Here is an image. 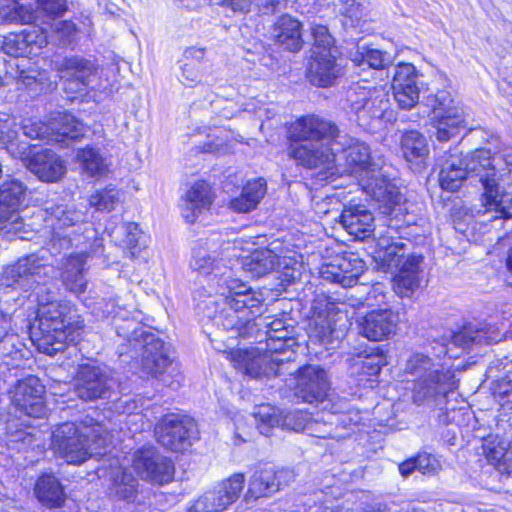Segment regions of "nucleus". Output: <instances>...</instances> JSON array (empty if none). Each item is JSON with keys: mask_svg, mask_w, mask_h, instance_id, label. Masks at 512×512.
<instances>
[{"mask_svg": "<svg viewBox=\"0 0 512 512\" xmlns=\"http://www.w3.org/2000/svg\"><path fill=\"white\" fill-rule=\"evenodd\" d=\"M470 178H478L483 187V202L495 201L502 172H510L512 159L501 153L492 154L489 149L475 150L463 159Z\"/></svg>", "mask_w": 512, "mask_h": 512, "instance_id": "12", "label": "nucleus"}, {"mask_svg": "<svg viewBox=\"0 0 512 512\" xmlns=\"http://www.w3.org/2000/svg\"><path fill=\"white\" fill-rule=\"evenodd\" d=\"M54 274L52 265L32 254L6 268L1 277L2 285L32 290L28 297L34 298L38 308L30 337L39 352L51 356L75 342L84 328V320L74 305L53 299L49 284Z\"/></svg>", "mask_w": 512, "mask_h": 512, "instance_id": "2", "label": "nucleus"}, {"mask_svg": "<svg viewBox=\"0 0 512 512\" xmlns=\"http://www.w3.org/2000/svg\"><path fill=\"white\" fill-rule=\"evenodd\" d=\"M256 241L236 239L234 241L217 242L206 240L193 249L191 268L203 276L223 279L235 266L241 263L242 268L254 273L256 270Z\"/></svg>", "mask_w": 512, "mask_h": 512, "instance_id": "3", "label": "nucleus"}, {"mask_svg": "<svg viewBox=\"0 0 512 512\" xmlns=\"http://www.w3.org/2000/svg\"><path fill=\"white\" fill-rule=\"evenodd\" d=\"M138 480L126 467H118L112 471L108 494L116 500L134 502L138 495Z\"/></svg>", "mask_w": 512, "mask_h": 512, "instance_id": "39", "label": "nucleus"}, {"mask_svg": "<svg viewBox=\"0 0 512 512\" xmlns=\"http://www.w3.org/2000/svg\"><path fill=\"white\" fill-rule=\"evenodd\" d=\"M132 467L142 479L163 485L174 476V465L154 447H144L134 452Z\"/></svg>", "mask_w": 512, "mask_h": 512, "instance_id": "20", "label": "nucleus"}, {"mask_svg": "<svg viewBox=\"0 0 512 512\" xmlns=\"http://www.w3.org/2000/svg\"><path fill=\"white\" fill-rule=\"evenodd\" d=\"M225 286L220 292L221 302L226 306L221 310H215L213 315H208L217 325L223 326L224 329H232L236 326L237 320L243 316L239 314L245 313V309H251L255 306V293L251 287L238 279H233L226 275L222 279Z\"/></svg>", "mask_w": 512, "mask_h": 512, "instance_id": "15", "label": "nucleus"}, {"mask_svg": "<svg viewBox=\"0 0 512 512\" xmlns=\"http://www.w3.org/2000/svg\"><path fill=\"white\" fill-rule=\"evenodd\" d=\"M34 492L39 502L48 508H59L65 504L64 487L53 474H42L36 481Z\"/></svg>", "mask_w": 512, "mask_h": 512, "instance_id": "38", "label": "nucleus"}, {"mask_svg": "<svg viewBox=\"0 0 512 512\" xmlns=\"http://www.w3.org/2000/svg\"><path fill=\"white\" fill-rule=\"evenodd\" d=\"M22 130L24 135L31 139H41L51 142V121L45 124L37 119H25L22 123Z\"/></svg>", "mask_w": 512, "mask_h": 512, "instance_id": "54", "label": "nucleus"}, {"mask_svg": "<svg viewBox=\"0 0 512 512\" xmlns=\"http://www.w3.org/2000/svg\"><path fill=\"white\" fill-rule=\"evenodd\" d=\"M311 35L314 43L312 50L318 51H332L337 50L334 45V38L330 34L328 28L321 24H314L311 26Z\"/></svg>", "mask_w": 512, "mask_h": 512, "instance_id": "57", "label": "nucleus"}, {"mask_svg": "<svg viewBox=\"0 0 512 512\" xmlns=\"http://www.w3.org/2000/svg\"><path fill=\"white\" fill-rule=\"evenodd\" d=\"M66 0H38L36 9H32L36 16L32 19V23L42 25H50V20L60 17L66 11Z\"/></svg>", "mask_w": 512, "mask_h": 512, "instance_id": "47", "label": "nucleus"}, {"mask_svg": "<svg viewBox=\"0 0 512 512\" xmlns=\"http://www.w3.org/2000/svg\"><path fill=\"white\" fill-rule=\"evenodd\" d=\"M365 268V262L356 254L345 253L323 263L319 269V275L326 282L350 288L358 283Z\"/></svg>", "mask_w": 512, "mask_h": 512, "instance_id": "21", "label": "nucleus"}, {"mask_svg": "<svg viewBox=\"0 0 512 512\" xmlns=\"http://www.w3.org/2000/svg\"><path fill=\"white\" fill-rule=\"evenodd\" d=\"M43 394L44 386L40 380L36 376L30 375L17 382L12 401L22 413L37 418L44 414Z\"/></svg>", "mask_w": 512, "mask_h": 512, "instance_id": "27", "label": "nucleus"}, {"mask_svg": "<svg viewBox=\"0 0 512 512\" xmlns=\"http://www.w3.org/2000/svg\"><path fill=\"white\" fill-rule=\"evenodd\" d=\"M291 368L296 369L292 375L298 372L296 397L306 403L322 401L329 390L326 371L319 366L312 365L299 368L295 362H293ZM289 375L291 376V374Z\"/></svg>", "mask_w": 512, "mask_h": 512, "instance_id": "26", "label": "nucleus"}, {"mask_svg": "<svg viewBox=\"0 0 512 512\" xmlns=\"http://www.w3.org/2000/svg\"><path fill=\"white\" fill-rule=\"evenodd\" d=\"M394 99L398 107L403 110H410L415 107L419 102L420 89L419 87H398L392 88Z\"/></svg>", "mask_w": 512, "mask_h": 512, "instance_id": "58", "label": "nucleus"}, {"mask_svg": "<svg viewBox=\"0 0 512 512\" xmlns=\"http://www.w3.org/2000/svg\"><path fill=\"white\" fill-rule=\"evenodd\" d=\"M35 17L32 8L20 5L15 0L0 1V24L6 22L30 24Z\"/></svg>", "mask_w": 512, "mask_h": 512, "instance_id": "46", "label": "nucleus"}, {"mask_svg": "<svg viewBox=\"0 0 512 512\" xmlns=\"http://www.w3.org/2000/svg\"><path fill=\"white\" fill-rule=\"evenodd\" d=\"M350 59L362 71L366 68L385 70L391 63L390 55L387 52L366 46H357L355 51L350 52Z\"/></svg>", "mask_w": 512, "mask_h": 512, "instance_id": "43", "label": "nucleus"}, {"mask_svg": "<svg viewBox=\"0 0 512 512\" xmlns=\"http://www.w3.org/2000/svg\"><path fill=\"white\" fill-rule=\"evenodd\" d=\"M48 27L63 44L70 43L77 32L75 24L71 21H54Z\"/></svg>", "mask_w": 512, "mask_h": 512, "instance_id": "59", "label": "nucleus"}, {"mask_svg": "<svg viewBox=\"0 0 512 512\" xmlns=\"http://www.w3.org/2000/svg\"><path fill=\"white\" fill-rule=\"evenodd\" d=\"M27 169L45 182H56L66 172L64 161L49 149H39L27 163Z\"/></svg>", "mask_w": 512, "mask_h": 512, "instance_id": "30", "label": "nucleus"}, {"mask_svg": "<svg viewBox=\"0 0 512 512\" xmlns=\"http://www.w3.org/2000/svg\"><path fill=\"white\" fill-rule=\"evenodd\" d=\"M205 48L188 47L181 59L180 81L188 87H194L202 82L205 65Z\"/></svg>", "mask_w": 512, "mask_h": 512, "instance_id": "35", "label": "nucleus"}, {"mask_svg": "<svg viewBox=\"0 0 512 512\" xmlns=\"http://www.w3.org/2000/svg\"><path fill=\"white\" fill-rule=\"evenodd\" d=\"M28 189L17 179L4 181L0 186V234L7 239H24L25 225L19 212L27 207Z\"/></svg>", "mask_w": 512, "mask_h": 512, "instance_id": "13", "label": "nucleus"}, {"mask_svg": "<svg viewBox=\"0 0 512 512\" xmlns=\"http://www.w3.org/2000/svg\"><path fill=\"white\" fill-rule=\"evenodd\" d=\"M46 221L52 230L48 244L51 254H58L72 246L86 247L91 239V252H96V248L102 247V240L96 238L95 230L83 223V213L72 207L59 205L52 208Z\"/></svg>", "mask_w": 512, "mask_h": 512, "instance_id": "7", "label": "nucleus"}, {"mask_svg": "<svg viewBox=\"0 0 512 512\" xmlns=\"http://www.w3.org/2000/svg\"><path fill=\"white\" fill-rule=\"evenodd\" d=\"M504 334L496 327L485 325L480 328L465 326L457 332H451L450 340L443 345L444 354L458 358L463 352L474 345H492L500 342Z\"/></svg>", "mask_w": 512, "mask_h": 512, "instance_id": "19", "label": "nucleus"}, {"mask_svg": "<svg viewBox=\"0 0 512 512\" xmlns=\"http://www.w3.org/2000/svg\"><path fill=\"white\" fill-rule=\"evenodd\" d=\"M230 360L234 367L249 379L256 378V349H237L231 352Z\"/></svg>", "mask_w": 512, "mask_h": 512, "instance_id": "49", "label": "nucleus"}, {"mask_svg": "<svg viewBox=\"0 0 512 512\" xmlns=\"http://www.w3.org/2000/svg\"><path fill=\"white\" fill-rule=\"evenodd\" d=\"M294 480L295 473L289 468H277L270 463L258 466V498L269 497Z\"/></svg>", "mask_w": 512, "mask_h": 512, "instance_id": "31", "label": "nucleus"}, {"mask_svg": "<svg viewBox=\"0 0 512 512\" xmlns=\"http://www.w3.org/2000/svg\"><path fill=\"white\" fill-rule=\"evenodd\" d=\"M244 481V475L236 473L219 485V491L225 496L230 505L239 498L244 488Z\"/></svg>", "mask_w": 512, "mask_h": 512, "instance_id": "56", "label": "nucleus"}, {"mask_svg": "<svg viewBox=\"0 0 512 512\" xmlns=\"http://www.w3.org/2000/svg\"><path fill=\"white\" fill-rule=\"evenodd\" d=\"M384 364L385 358L382 354L358 355L349 360V374L359 381L365 376L369 377L368 380L375 381L372 378L378 377Z\"/></svg>", "mask_w": 512, "mask_h": 512, "instance_id": "44", "label": "nucleus"}, {"mask_svg": "<svg viewBox=\"0 0 512 512\" xmlns=\"http://www.w3.org/2000/svg\"><path fill=\"white\" fill-rule=\"evenodd\" d=\"M283 250L279 239L269 240L266 235L258 234V278L280 267Z\"/></svg>", "mask_w": 512, "mask_h": 512, "instance_id": "41", "label": "nucleus"}, {"mask_svg": "<svg viewBox=\"0 0 512 512\" xmlns=\"http://www.w3.org/2000/svg\"><path fill=\"white\" fill-rule=\"evenodd\" d=\"M315 424H317V420ZM313 425L311 415L306 411H283L270 404L258 405V432L260 434L268 436L269 430L274 427L296 432L312 430Z\"/></svg>", "mask_w": 512, "mask_h": 512, "instance_id": "18", "label": "nucleus"}, {"mask_svg": "<svg viewBox=\"0 0 512 512\" xmlns=\"http://www.w3.org/2000/svg\"><path fill=\"white\" fill-rule=\"evenodd\" d=\"M273 36L276 43L290 52L302 48L301 23L290 15H282L274 25Z\"/></svg>", "mask_w": 512, "mask_h": 512, "instance_id": "36", "label": "nucleus"}, {"mask_svg": "<svg viewBox=\"0 0 512 512\" xmlns=\"http://www.w3.org/2000/svg\"><path fill=\"white\" fill-rule=\"evenodd\" d=\"M381 214L386 229L377 231L376 253L380 262L391 269L400 265L406 253L407 245L402 239L407 234V228L415 223V217L408 212L406 199L405 211L399 218L394 214Z\"/></svg>", "mask_w": 512, "mask_h": 512, "instance_id": "10", "label": "nucleus"}, {"mask_svg": "<svg viewBox=\"0 0 512 512\" xmlns=\"http://www.w3.org/2000/svg\"><path fill=\"white\" fill-rule=\"evenodd\" d=\"M289 155L300 165L318 169L320 180H333L340 174L339 154L351 172L359 174L358 184L371 197L380 213L399 218L405 211V197L373 161L369 146L342 134L331 121L310 114L298 118L288 129Z\"/></svg>", "mask_w": 512, "mask_h": 512, "instance_id": "1", "label": "nucleus"}, {"mask_svg": "<svg viewBox=\"0 0 512 512\" xmlns=\"http://www.w3.org/2000/svg\"><path fill=\"white\" fill-rule=\"evenodd\" d=\"M56 70L68 94H81L88 88H98L97 68L90 60L78 56L66 57L56 63Z\"/></svg>", "mask_w": 512, "mask_h": 512, "instance_id": "17", "label": "nucleus"}, {"mask_svg": "<svg viewBox=\"0 0 512 512\" xmlns=\"http://www.w3.org/2000/svg\"><path fill=\"white\" fill-rule=\"evenodd\" d=\"M16 136H18L16 134ZM3 147L6 148L8 153L13 158H18L22 161L24 166L27 168V163L39 150L36 146H31L26 142L17 141V137H12L9 142L4 143Z\"/></svg>", "mask_w": 512, "mask_h": 512, "instance_id": "55", "label": "nucleus"}, {"mask_svg": "<svg viewBox=\"0 0 512 512\" xmlns=\"http://www.w3.org/2000/svg\"><path fill=\"white\" fill-rule=\"evenodd\" d=\"M337 56L338 50H312L306 72L307 79L312 85L328 88L335 85L344 75V67Z\"/></svg>", "mask_w": 512, "mask_h": 512, "instance_id": "23", "label": "nucleus"}, {"mask_svg": "<svg viewBox=\"0 0 512 512\" xmlns=\"http://www.w3.org/2000/svg\"><path fill=\"white\" fill-rule=\"evenodd\" d=\"M294 0H258V12L263 14L274 13L284 9L289 2ZM319 6H329L331 4L338 7L340 15L343 17L345 27L358 28L361 23L366 22V9L361 0H313Z\"/></svg>", "mask_w": 512, "mask_h": 512, "instance_id": "22", "label": "nucleus"}, {"mask_svg": "<svg viewBox=\"0 0 512 512\" xmlns=\"http://www.w3.org/2000/svg\"><path fill=\"white\" fill-rule=\"evenodd\" d=\"M14 126H16L14 120L9 118H0V146L9 142L12 137H16V130L14 129Z\"/></svg>", "mask_w": 512, "mask_h": 512, "instance_id": "64", "label": "nucleus"}, {"mask_svg": "<svg viewBox=\"0 0 512 512\" xmlns=\"http://www.w3.org/2000/svg\"><path fill=\"white\" fill-rule=\"evenodd\" d=\"M230 506L218 488L204 493L189 508V512H222Z\"/></svg>", "mask_w": 512, "mask_h": 512, "instance_id": "48", "label": "nucleus"}, {"mask_svg": "<svg viewBox=\"0 0 512 512\" xmlns=\"http://www.w3.org/2000/svg\"><path fill=\"white\" fill-rule=\"evenodd\" d=\"M345 305L323 297L314 300L307 335L310 344L324 346L327 350L337 347L349 329Z\"/></svg>", "mask_w": 512, "mask_h": 512, "instance_id": "8", "label": "nucleus"}, {"mask_svg": "<svg viewBox=\"0 0 512 512\" xmlns=\"http://www.w3.org/2000/svg\"><path fill=\"white\" fill-rule=\"evenodd\" d=\"M48 43L47 27L35 24L20 33H11L4 37L2 50L13 57L37 55Z\"/></svg>", "mask_w": 512, "mask_h": 512, "instance_id": "25", "label": "nucleus"}, {"mask_svg": "<svg viewBox=\"0 0 512 512\" xmlns=\"http://www.w3.org/2000/svg\"><path fill=\"white\" fill-rule=\"evenodd\" d=\"M486 211H494L496 216L494 219L512 218V196L501 193L499 186L497 187V195L495 201L483 202Z\"/></svg>", "mask_w": 512, "mask_h": 512, "instance_id": "53", "label": "nucleus"}, {"mask_svg": "<svg viewBox=\"0 0 512 512\" xmlns=\"http://www.w3.org/2000/svg\"><path fill=\"white\" fill-rule=\"evenodd\" d=\"M94 311L97 316L103 318H124L122 315L123 309L118 305L116 299L113 298L102 299L97 302Z\"/></svg>", "mask_w": 512, "mask_h": 512, "instance_id": "60", "label": "nucleus"}, {"mask_svg": "<svg viewBox=\"0 0 512 512\" xmlns=\"http://www.w3.org/2000/svg\"><path fill=\"white\" fill-rule=\"evenodd\" d=\"M51 142L64 144L67 139L76 140L87 131L86 126L72 114L58 112L51 119Z\"/></svg>", "mask_w": 512, "mask_h": 512, "instance_id": "40", "label": "nucleus"}, {"mask_svg": "<svg viewBox=\"0 0 512 512\" xmlns=\"http://www.w3.org/2000/svg\"><path fill=\"white\" fill-rule=\"evenodd\" d=\"M127 236H126V244L129 248L130 257L132 259L136 258L139 254V242L141 238L139 226L136 223H129L126 226Z\"/></svg>", "mask_w": 512, "mask_h": 512, "instance_id": "62", "label": "nucleus"}, {"mask_svg": "<svg viewBox=\"0 0 512 512\" xmlns=\"http://www.w3.org/2000/svg\"><path fill=\"white\" fill-rule=\"evenodd\" d=\"M422 257L409 256L393 278V289L401 298H410L419 289Z\"/></svg>", "mask_w": 512, "mask_h": 512, "instance_id": "32", "label": "nucleus"}, {"mask_svg": "<svg viewBox=\"0 0 512 512\" xmlns=\"http://www.w3.org/2000/svg\"><path fill=\"white\" fill-rule=\"evenodd\" d=\"M284 323L281 319H274L271 322L263 323L258 322V339L264 335V338L271 336V333H278L279 330L284 329Z\"/></svg>", "mask_w": 512, "mask_h": 512, "instance_id": "63", "label": "nucleus"}, {"mask_svg": "<svg viewBox=\"0 0 512 512\" xmlns=\"http://www.w3.org/2000/svg\"><path fill=\"white\" fill-rule=\"evenodd\" d=\"M76 160L82 171L90 177H103L108 173V164L100 151L92 146L79 149Z\"/></svg>", "mask_w": 512, "mask_h": 512, "instance_id": "45", "label": "nucleus"}, {"mask_svg": "<svg viewBox=\"0 0 512 512\" xmlns=\"http://www.w3.org/2000/svg\"><path fill=\"white\" fill-rule=\"evenodd\" d=\"M120 192L114 187H107L93 193L89 197V204L100 212H110L118 204Z\"/></svg>", "mask_w": 512, "mask_h": 512, "instance_id": "50", "label": "nucleus"}, {"mask_svg": "<svg viewBox=\"0 0 512 512\" xmlns=\"http://www.w3.org/2000/svg\"><path fill=\"white\" fill-rule=\"evenodd\" d=\"M288 333L284 328L278 333H271V336L258 339V379L262 375L267 378L281 377L296 370L291 368L296 358L293 350L296 340Z\"/></svg>", "mask_w": 512, "mask_h": 512, "instance_id": "9", "label": "nucleus"}, {"mask_svg": "<svg viewBox=\"0 0 512 512\" xmlns=\"http://www.w3.org/2000/svg\"><path fill=\"white\" fill-rule=\"evenodd\" d=\"M392 88L400 87H419L418 86V73L416 68L411 63H399L393 67Z\"/></svg>", "mask_w": 512, "mask_h": 512, "instance_id": "51", "label": "nucleus"}, {"mask_svg": "<svg viewBox=\"0 0 512 512\" xmlns=\"http://www.w3.org/2000/svg\"><path fill=\"white\" fill-rule=\"evenodd\" d=\"M468 178L470 177L461 157L452 153L444 157L439 172V184L443 190L457 191Z\"/></svg>", "mask_w": 512, "mask_h": 512, "instance_id": "37", "label": "nucleus"}, {"mask_svg": "<svg viewBox=\"0 0 512 512\" xmlns=\"http://www.w3.org/2000/svg\"><path fill=\"white\" fill-rule=\"evenodd\" d=\"M112 379L106 372L89 364L80 366L75 378L74 392L84 401H94L109 396Z\"/></svg>", "mask_w": 512, "mask_h": 512, "instance_id": "24", "label": "nucleus"}, {"mask_svg": "<svg viewBox=\"0 0 512 512\" xmlns=\"http://www.w3.org/2000/svg\"><path fill=\"white\" fill-rule=\"evenodd\" d=\"M211 203L210 186L204 181L196 182L182 199L181 214L187 222L193 223L202 211L210 207Z\"/></svg>", "mask_w": 512, "mask_h": 512, "instance_id": "34", "label": "nucleus"}, {"mask_svg": "<svg viewBox=\"0 0 512 512\" xmlns=\"http://www.w3.org/2000/svg\"><path fill=\"white\" fill-rule=\"evenodd\" d=\"M348 114L357 124L369 129L389 109L388 94L382 88L353 84L347 91Z\"/></svg>", "mask_w": 512, "mask_h": 512, "instance_id": "11", "label": "nucleus"}, {"mask_svg": "<svg viewBox=\"0 0 512 512\" xmlns=\"http://www.w3.org/2000/svg\"><path fill=\"white\" fill-rule=\"evenodd\" d=\"M158 442L168 450L179 452L192 445L198 431L193 420L180 414H167L156 425Z\"/></svg>", "mask_w": 512, "mask_h": 512, "instance_id": "16", "label": "nucleus"}, {"mask_svg": "<svg viewBox=\"0 0 512 512\" xmlns=\"http://www.w3.org/2000/svg\"><path fill=\"white\" fill-rule=\"evenodd\" d=\"M401 151L407 162L420 167L429 154L426 137L416 130L405 132L400 141Z\"/></svg>", "mask_w": 512, "mask_h": 512, "instance_id": "42", "label": "nucleus"}, {"mask_svg": "<svg viewBox=\"0 0 512 512\" xmlns=\"http://www.w3.org/2000/svg\"><path fill=\"white\" fill-rule=\"evenodd\" d=\"M88 253L87 250H82L79 253L71 254L62 265V282L66 289L75 295L84 293L87 287L84 272Z\"/></svg>", "mask_w": 512, "mask_h": 512, "instance_id": "33", "label": "nucleus"}, {"mask_svg": "<svg viewBox=\"0 0 512 512\" xmlns=\"http://www.w3.org/2000/svg\"><path fill=\"white\" fill-rule=\"evenodd\" d=\"M416 460L417 470L424 475H433L440 467L439 461L436 457L427 452L418 453Z\"/></svg>", "mask_w": 512, "mask_h": 512, "instance_id": "61", "label": "nucleus"}, {"mask_svg": "<svg viewBox=\"0 0 512 512\" xmlns=\"http://www.w3.org/2000/svg\"><path fill=\"white\" fill-rule=\"evenodd\" d=\"M374 216L364 205L344 206L339 222L356 240H365L375 232Z\"/></svg>", "mask_w": 512, "mask_h": 512, "instance_id": "29", "label": "nucleus"}, {"mask_svg": "<svg viewBox=\"0 0 512 512\" xmlns=\"http://www.w3.org/2000/svg\"><path fill=\"white\" fill-rule=\"evenodd\" d=\"M405 373L412 377V400L418 406H441L458 386L450 367L422 353H415L407 360Z\"/></svg>", "mask_w": 512, "mask_h": 512, "instance_id": "5", "label": "nucleus"}, {"mask_svg": "<svg viewBox=\"0 0 512 512\" xmlns=\"http://www.w3.org/2000/svg\"><path fill=\"white\" fill-rule=\"evenodd\" d=\"M256 206V186L248 183L241 194L230 200L229 207L238 213H246Z\"/></svg>", "mask_w": 512, "mask_h": 512, "instance_id": "52", "label": "nucleus"}, {"mask_svg": "<svg viewBox=\"0 0 512 512\" xmlns=\"http://www.w3.org/2000/svg\"><path fill=\"white\" fill-rule=\"evenodd\" d=\"M108 443L106 428L91 417H85L78 424L62 423L53 430L51 437L55 455L74 465L104 454Z\"/></svg>", "mask_w": 512, "mask_h": 512, "instance_id": "4", "label": "nucleus"}, {"mask_svg": "<svg viewBox=\"0 0 512 512\" xmlns=\"http://www.w3.org/2000/svg\"><path fill=\"white\" fill-rule=\"evenodd\" d=\"M116 329L118 335L126 338L136 350L141 347L142 371L165 386H173L177 369L166 352L163 340L134 321H128L126 327L117 326Z\"/></svg>", "mask_w": 512, "mask_h": 512, "instance_id": "6", "label": "nucleus"}, {"mask_svg": "<svg viewBox=\"0 0 512 512\" xmlns=\"http://www.w3.org/2000/svg\"><path fill=\"white\" fill-rule=\"evenodd\" d=\"M398 320L391 309L372 310L359 321V333L370 341H382L395 334Z\"/></svg>", "mask_w": 512, "mask_h": 512, "instance_id": "28", "label": "nucleus"}, {"mask_svg": "<svg viewBox=\"0 0 512 512\" xmlns=\"http://www.w3.org/2000/svg\"><path fill=\"white\" fill-rule=\"evenodd\" d=\"M426 106L431 109V124L439 141H448L465 128L464 109L452 98L450 92L440 90L429 95L426 98Z\"/></svg>", "mask_w": 512, "mask_h": 512, "instance_id": "14", "label": "nucleus"}]
</instances>
